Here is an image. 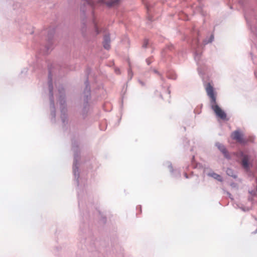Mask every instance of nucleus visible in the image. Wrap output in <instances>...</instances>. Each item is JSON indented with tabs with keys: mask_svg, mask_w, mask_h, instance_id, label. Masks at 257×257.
<instances>
[{
	"mask_svg": "<svg viewBox=\"0 0 257 257\" xmlns=\"http://www.w3.org/2000/svg\"><path fill=\"white\" fill-rule=\"evenodd\" d=\"M204 85L207 94L210 98V106L212 109L218 117L222 120H225L226 114L216 103V96L213 86L209 82L206 83Z\"/></svg>",
	"mask_w": 257,
	"mask_h": 257,
	"instance_id": "obj_1",
	"label": "nucleus"
},
{
	"mask_svg": "<svg viewBox=\"0 0 257 257\" xmlns=\"http://www.w3.org/2000/svg\"><path fill=\"white\" fill-rule=\"evenodd\" d=\"M59 93V102L61 111V119L63 125L68 123L67 108L66 101L65 90L64 87L61 85L58 88Z\"/></svg>",
	"mask_w": 257,
	"mask_h": 257,
	"instance_id": "obj_2",
	"label": "nucleus"
},
{
	"mask_svg": "<svg viewBox=\"0 0 257 257\" xmlns=\"http://www.w3.org/2000/svg\"><path fill=\"white\" fill-rule=\"evenodd\" d=\"M88 73L87 74V78L86 80L84 82L85 88L83 91V106L81 112V115H82L83 119H85L88 114V111L89 110V100L91 98V89L90 86L89 84V82L88 80Z\"/></svg>",
	"mask_w": 257,
	"mask_h": 257,
	"instance_id": "obj_3",
	"label": "nucleus"
},
{
	"mask_svg": "<svg viewBox=\"0 0 257 257\" xmlns=\"http://www.w3.org/2000/svg\"><path fill=\"white\" fill-rule=\"evenodd\" d=\"M49 74L48 77V84L49 91L50 107L51 110V120L53 123L56 122V109L55 107L53 96V86L52 83V70L50 66H48Z\"/></svg>",
	"mask_w": 257,
	"mask_h": 257,
	"instance_id": "obj_4",
	"label": "nucleus"
},
{
	"mask_svg": "<svg viewBox=\"0 0 257 257\" xmlns=\"http://www.w3.org/2000/svg\"><path fill=\"white\" fill-rule=\"evenodd\" d=\"M72 150L74 152V162L73 164V173L74 180L78 187L79 186V161L80 160L79 152H78V145L75 141H72Z\"/></svg>",
	"mask_w": 257,
	"mask_h": 257,
	"instance_id": "obj_5",
	"label": "nucleus"
},
{
	"mask_svg": "<svg viewBox=\"0 0 257 257\" xmlns=\"http://www.w3.org/2000/svg\"><path fill=\"white\" fill-rule=\"evenodd\" d=\"M195 44L193 46L194 49V59L198 65V72L199 74L202 77L204 74V68L202 65L204 64V61L201 59L202 52L201 49L202 46L200 45L198 40H195Z\"/></svg>",
	"mask_w": 257,
	"mask_h": 257,
	"instance_id": "obj_6",
	"label": "nucleus"
},
{
	"mask_svg": "<svg viewBox=\"0 0 257 257\" xmlns=\"http://www.w3.org/2000/svg\"><path fill=\"white\" fill-rule=\"evenodd\" d=\"M47 33V36L46 38L48 41V44L46 46H45L44 50V54H48L49 53V50L52 49V40L53 38L54 33H55V29H49L47 30H43L42 31L41 34V36Z\"/></svg>",
	"mask_w": 257,
	"mask_h": 257,
	"instance_id": "obj_7",
	"label": "nucleus"
},
{
	"mask_svg": "<svg viewBox=\"0 0 257 257\" xmlns=\"http://www.w3.org/2000/svg\"><path fill=\"white\" fill-rule=\"evenodd\" d=\"M143 2L145 5L146 8L147 9L148 21L151 22L154 20L152 16L153 11L152 10L154 7V3L146 0H143Z\"/></svg>",
	"mask_w": 257,
	"mask_h": 257,
	"instance_id": "obj_8",
	"label": "nucleus"
},
{
	"mask_svg": "<svg viewBox=\"0 0 257 257\" xmlns=\"http://www.w3.org/2000/svg\"><path fill=\"white\" fill-rule=\"evenodd\" d=\"M215 146L218 148V149L222 153L224 158H225L227 160H230L231 157L226 150V147L222 144L220 143L219 142H216L215 144Z\"/></svg>",
	"mask_w": 257,
	"mask_h": 257,
	"instance_id": "obj_9",
	"label": "nucleus"
},
{
	"mask_svg": "<svg viewBox=\"0 0 257 257\" xmlns=\"http://www.w3.org/2000/svg\"><path fill=\"white\" fill-rule=\"evenodd\" d=\"M119 1L120 0H98L97 3L100 5L105 4L108 7L110 8L117 6Z\"/></svg>",
	"mask_w": 257,
	"mask_h": 257,
	"instance_id": "obj_10",
	"label": "nucleus"
},
{
	"mask_svg": "<svg viewBox=\"0 0 257 257\" xmlns=\"http://www.w3.org/2000/svg\"><path fill=\"white\" fill-rule=\"evenodd\" d=\"M240 157H242V159L241 161V165L242 167L247 170L249 168V157L248 155H244L242 152L240 153Z\"/></svg>",
	"mask_w": 257,
	"mask_h": 257,
	"instance_id": "obj_11",
	"label": "nucleus"
},
{
	"mask_svg": "<svg viewBox=\"0 0 257 257\" xmlns=\"http://www.w3.org/2000/svg\"><path fill=\"white\" fill-rule=\"evenodd\" d=\"M110 37L109 34H106L103 36L102 44L104 48L106 50H109L110 48Z\"/></svg>",
	"mask_w": 257,
	"mask_h": 257,
	"instance_id": "obj_12",
	"label": "nucleus"
},
{
	"mask_svg": "<svg viewBox=\"0 0 257 257\" xmlns=\"http://www.w3.org/2000/svg\"><path fill=\"white\" fill-rule=\"evenodd\" d=\"M232 139L236 140L240 143H244V141L242 138V135L238 131H235L232 134Z\"/></svg>",
	"mask_w": 257,
	"mask_h": 257,
	"instance_id": "obj_13",
	"label": "nucleus"
},
{
	"mask_svg": "<svg viewBox=\"0 0 257 257\" xmlns=\"http://www.w3.org/2000/svg\"><path fill=\"white\" fill-rule=\"evenodd\" d=\"M166 165L168 167V168L169 169L170 172L172 174V175L173 177H180L181 176V173L178 170H174L173 168V166L172 165V164L168 162L166 163Z\"/></svg>",
	"mask_w": 257,
	"mask_h": 257,
	"instance_id": "obj_14",
	"label": "nucleus"
},
{
	"mask_svg": "<svg viewBox=\"0 0 257 257\" xmlns=\"http://www.w3.org/2000/svg\"><path fill=\"white\" fill-rule=\"evenodd\" d=\"M208 176L211 177H212L214 179L217 180V181L219 182H222L223 181V178L221 177V175L217 174L216 173L214 172H209L208 173Z\"/></svg>",
	"mask_w": 257,
	"mask_h": 257,
	"instance_id": "obj_15",
	"label": "nucleus"
},
{
	"mask_svg": "<svg viewBox=\"0 0 257 257\" xmlns=\"http://www.w3.org/2000/svg\"><path fill=\"white\" fill-rule=\"evenodd\" d=\"M226 174L230 177H232L234 179H236L237 177L234 171L230 168H227L226 170Z\"/></svg>",
	"mask_w": 257,
	"mask_h": 257,
	"instance_id": "obj_16",
	"label": "nucleus"
},
{
	"mask_svg": "<svg viewBox=\"0 0 257 257\" xmlns=\"http://www.w3.org/2000/svg\"><path fill=\"white\" fill-rule=\"evenodd\" d=\"M167 77L170 79L176 80L177 79L176 74L173 71L166 72Z\"/></svg>",
	"mask_w": 257,
	"mask_h": 257,
	"instance_id": "obj_17",
	"label": "nucleus"
},
{
	"mask_svg": "<svg viewBox=\"0 0 257 257\" xmlns=\"http://www.w3.org/2000/svg\"><path fill=\"white\" fill-rule=\"evenodd\" d=\"M92 23L93 24L95 35L99 34L101 32V31L99 30L98 27L97 26V24L95 22V20L94 18L93 19Z\"/></svg>",
	"mask_w": 257,
	"mask_h": 257,
	"instance_id": "obj_18",
	"label": "nucleus"
},
{
	"mask_svg": "<svg viewBox=\"0 0 257 257\" xmlns=\"http://www.w3.org/2000/svg\"><path fill=\"white\" fill-rule=\"evenodd\" d=\"M86 5H88L86 2H85L84 4L82 5L80 7V12H81V16L82 17H84V18H86V15H85V12H86V9H85V7H86Z\"/></svg>",
	"mask_w": 257,
	"mask_h": 257,
	"instance_id": "obj_19",
	"label": "nucleus"
},
{
	"mask_svg": "<svg viewBox=\"0 0 257 257\" xmlns=\"http://www.w3.org/2000/svg\"><path fill=\"white\" fill-rule=\"evenodd\" d=\"M214 39V37L213 34H211L208 39L206 38L203 41L204 45H206L208 44V43H212Z\"/></svg>",
	"mask_w": 257,
	"mask_h": 257,
	"instance_id": "obj_20",
	"label": "nucleus"
},
{
	"mask_svg": "<svg viewBox=\"0 0 257 257\" xmlns=\"http://www.w3.org/2000/svg\"><path fill=\"white\" fill-rule=\"evenodd\" d=\"M127 74H128V81H130L133 77L134 73L132 70V68L131 67L130 63H129V68L127 70Z\"/></svg>",
	"mask_w": 257,
	"mask_h": 257,
	"instance_id": "obj_21",
	"label": "nucleus"
},
{
	"mask_svg": "<svg viewBox=\"0 0 257 257\" xmlns=\"http://www.w3.org/2000/svg\"><path fill=\"white\" fill-rule=\"evenodd\" d=\"M174 48V46L172 45H169L167 46V47L164 49L162 52V57H164L165 55V53L167 50H169L170 51L172 50Z\"/></svg>",
	"mask_w": 257,
	"mask_h": 257,
	"instance_id": "obj_22",
	"label": "nucleus"
},
{
	"mask_svg": "<svg viewBox=\"0 0 257 257\" xmlns=\"http://www.w3.org/2000/svg\"><path fill=\"white\" fill-rule=\"evenodd\" d=\"M151 70H152L153 71V72L157 74V75H158L159 76H160L161 77V79L162 81H164V78L163 77V76H162V74L161 73H160L157 70H156V69L155 68H151Z\"/></svg>",
	"mask_w": 257,
	"mask_h": 257,
	"instance_id": "obj_23",
	"label": "nucleus"
},
{
	"mask_svg": "<svg viewBox=\"0 0 257 257\" xmlns=\"http://www.w3.org/2000/svg\"><path fill=\"white\" fill-rule=\"evenodd\" d=\"M236 206L237 208L240 209L244 212H247L249 210V209L248 207H244L243 206H240L239 204H236Z\"/></svg>",
	"mask_w": 257,
	"mask_h": 257,
	"instance_id": "obj_24",
	"label": "nucleus"
},
{
	"mask_svg": "<svg viewBox=\"0 0 257 257\" xmlns=\"http://www.w3.org/2000/svg\"><path fill=\"white\" fill-rule=\"evenodd\" d=\"M77 193H78L77 195H78V205H79V206H80L81 194L80 192L79 188H78V190H77Z\"/></svg>",
	"mask_w": 257,
	"mask_h": 257,
	"instance_id": "obj_25",
	"label": "nucleus"
},
{
	"mask_svg": "<svg viewBox=\"0 0 257 257\" xmlns=\"http://www.w3.org/2000/svg\"><path fill=\"white\" fill-rule=\"evenodd\" d=\"M224 192L225 193H226L227 194V195L228 196V197L231 199L232 200H233V196L231 194V193L230 192H229L228 191H226L225 190L223 189V190Z\"/></svg>",
	"mask_w": 257,
	"mask_h": 257,
	"instance_id": "obj_26",
	"label": "nucleus"
},
{
	"mask_svg": "<svg viewBox=\"0 0 257 257\" xmlns=\"http://www.w3.org/2000/svg\"><path fill=\"white\" fill-rule=\"evenodd\" d=\"M244 17H245V18L246 19V22H247V24L249 25V16H248V14H247L246 11L244 12Z\"/></svg>",
	"mask_w": 257,
	"mask_h": 257,
	"instance_id": "obj_27",
	"label": "nucleus"
},
{
	"mask_svg": "<svg viewBox=\"0 0 257 257\" xmlns=\"http://www.w3.org/2000/svg\"><path fill=\"white\" fill-rule=\"evenodd\" d=\"M152 59L153 58L151 57L146 59V63L148 65L152 63L153 61Z\"/></svg>",
	"mask_w": 257,
	"mask_h": 257,
	"instance_id": "obj_28",
	"label": "nucleus"
},
{
	"mask_svg": "<svg viewBox=\"0 0 257 257\" xmlns=\"http://www.w3.org/2000/svg\"><path fill=\"white\" fill-rule=\"evenodd\" d=\"M149 44V41L147 39H145L143 45V47L146 48L147 47L148 45Z\"/></svg>",
	"mask_w": 257,
	"mask_h": 257,
	"instance_id": "obj_29",
	"label": "nucleus"
},
{
	"mask_svg": "<svg viewBox=\"0 0 257 257\" xmlns=\"http://www.w3.org/2000/svg\"><path fill=\"white\" fill-rule=\"evenodd\" d=\"M82 25L83 26L82 27V30H82V33H84L85 32V31H86V24L84 22H83Z\"/></svg>",
	"mask_w": 257,
	"mask_h": 257,
	"instance_id": "obj_30",
	"label": "nucleus"
},
{
	"mask_svg": "<svg viewBox=\"0 0 257 257\" xmlns=\"http://www.w3.org/2000/svg\"><path fill=\"white\" fill-rule=\"evenodd\" d=\"M250 30L252 33H253V34H254L255 35H257V28H255V30H254V28H252L251 27Z\"/></svg>",
	"mask_w": 257,
	"mask_h": 257,
	"instance_id": "obj_31",
	"label": "nucleus"
},
{
	"mask_svg": "<svg viewBox=\"0 0 257 257\" xmlns=\"http://www.w3.org/2000/svg\"><path fill=\"white\" fill-rule=\"evenodd\" d=\"M138 81L139 82V83L143 86H145V82H144L143 81H142V80L139 79L138 80Z\"/></svg>",
	"mask_w": 257,
	"mask_h": 257,
	"instance_id": "obj_32",
	"label": "nucleus"
},
{
	"mask_svg": "<svg viewBox=\"0 0 257 257\" xmlns=\"http://www.w3.org/2000/svg\"><path fill=\"white\" fill-rule=\"evenodd\" d=\"M115 72L117 74H120V70L118 69V68H116L115 69Z\"/></svg>",
	"mask_w": 257,
	"mask_h": 257,
	"instance_id": "obj_33",
	"label": "nucleus"
},
{
	"mask_svg": "<svg viewBox=\"0 0 257 257\" xmlns=\"http://www.w3.org/2000/svg\"><path fill=\"white\" fill-rule=\"evenodd\" d=\"M249 193L251 195H254L255 194V192L254 191H249Z\"/></svg>",
	"mask_w": 257,
	"mask_h": 257,
	"instance_id": "obj_34",
	"label": "nucleus"
},
{
	"mask_svg": "<svg viewBox=\"0 0 257 257\" xmlns=\"http://www.w3.org/2000/svg\"><path fill=\"white\" fill-rule=\"evenodd\" d=\"M28 71L27 68H24L23 70H22L21 72L23 73H27Z\"/></svg>",
	"mask_w": 257,
	"mask_h": 257,
	"instance_id": "obj_35",
	"label": "nucleus"
},
{
	"mask_svg": "<svg viewBox=\"0 0 257 257\" xmlns=\"http://www.w3.org/2000/svg\"><path fill=\"white\" fill-rule=\"evenodd\" d=\"M102 221L103 222L105 223L106 222V218L105 217H102Z\"/></svg>",
	"mask_w": 257,
	"mask_h": 257,
	"instance_id": "obj_36",
	"label": "nucleus"
},
{
	"mask_svg": "<svg viewBox=\"0 0 257 257\" xmlns=\"http://www.w3.org/2000/svg\"><path fill=\"white\" fill-rule=\"evenodd\" d=\"M167 93H168V94H170V93H171V91L169 90V87H168V88H167Z\"/></svg>",
	"mask_w": 257,
	"mask_h": 257,
	"instance_id": "obj_37",
	"label": "nucleus"
},
{
	"mask_svg": "<svg viewBox=\"0 0 257 257\" xmlns=\"http://www.w3.org/2000/svg\"><path fill=\"white\" fill-rule=\"evenodd\" d=\"M184 176L186 178H188V176L186 173H184Z\"/></svg>",
	"mask_w": 257,
	"mask_h": 257,
	"instance_id": "obj_38",
	"label": "nucleus"
},
{
	"mask_svg": "<svg viewBox=\"0 0 257 257\" xmlns=\"http://www.w3.org/2000/svg\"><path fill=\"white\" fill-rule=\"evenodd\" d=\"M248 201H252V197H249L248 198Z\"/></svg>",
	"mask_w": 257,
	"mask_h": 257,
	"instance_id": "obj_39",
	"label": "nucleus"
},
{
	"mask_svg": "<svg viewBox=\"0 0 257 257\" xmlns=\"http://www.w3.org/2000/svg\"><path fill=\"white\" fill-rule=\"evenodd\" d=\"M254 74L256 76V73L254 72Z\"/></svg>",
	"mask_w": 257,
	"mask_h": 257,
	"instance_id": "obj_40",
	"label": "nucleus"
}]
</instances>
